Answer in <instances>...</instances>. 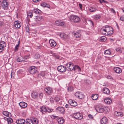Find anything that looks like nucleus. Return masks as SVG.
Returning a JSON list of instances; mask_svg holds the SVG:
<instances>
[{
  "mask_svg": "<svg viewBox=\"0 0 124 124\" xmlns=\"http://www.w3.org/2000/svg\"><path fill=\"white\" fill-rule=\"evenodd\" d=\"M69 19L71 22L75 23L79 22L80 21V19L78 16L73 15H71Z\"/></svg>",
  "mask_w": 124,
  "mask_h": 124,
  "instance_id": "obj_1",
  "label": "nucleus"
},
{
  "mask_svg": "<svg viewBox=\"0 0 124 124\" xmlns=\"http://www.w3.org/2000/svg\"><path fill=\"white\" fill-rule=\"evenodd\" d=\"M95 109L96 111L99 113H102L105 110L104 107L101 105L97 106Z\"/></svg>",
  "mask_w": 124,
  "mask_h": 124,
  "instance_id": "obj_2",
  "label": "nucleus"
},
{
  "mask_svg": "<svg viewBox=\"0 0 124 124\" xmlns=\"http://www.w3.org/2000/svg\"><path fill=\"white\" fill-rule=\"evenodd\" d=\"M37 70V68L34 66L30 67L29 69V71L31 74H33L35 73Z\"/></svg>",
  "mask_w": 124,
  "mask_h": 124,
  "instance_id": "obj_3",
  "label": "nucleus"
},
{
  "mask_svg": "<svg viewBox=\"0 0 124 124\" xmlns=\"http://www.w3.org/2000/svg\"><path fill=\"white\" fill-rule=\"evenodd\" d=\"M8 5L9 4L6 0H3L2 2L1 5L4 9L6 10L7 9Z\"/></svg>",
  "mask_w": 124,
  "mask_h": 124,
  "instance_id": "obj_4",
  "label": "nucleus"
},
{
  "mask_svg": "<svg viewBox=\"0 0 124 124\" xmlns=\"http://www.w3.org/2000/svg\"><path fill=\"white\" fill-rule=\"evenodd\" d=\"M74 117L78 120H81L83 118V116L81 114L78 112L75 113L73 115Z\"/></svg>",
  "mask_w": 124,
  "mask_h": 124,
  "instance_id": "obj_5",
  "label": "nucleus"
},
{
  "mask_svg": "<svg viewBox=\"0 0 124 124\" xmlns=\"http://www.w3.org/2000/svg\"><path fill=\"white\" fill-rule=\"evenodd\" d=\"M105 27L107 28V30H108V31H107V32L108 33L107 34H108L109 35H111L113 33V28L108 25L105 26Z\"/></svg>",
  "mask_w": 124,
  "mask_h": 124,
  "instance_id": "obj_6",
  "label": "nucleus"
},
{
  "mask_svg": "<svg viewBox=\"0 0 124 124\" xmlns=\"http://www.w3.org/2000/svg\"><path fill=\"white\" fill-rule=\"evenodd\" d=\"M6 46V43L3 41H1L0 42V52L3 51L4 49V48Z\"/></svg>",
  "mask_w": 124,
  "mask_h": 124,
  "instance_id": "obj_7",
  "label": "nucleus"
},
{
  "mask_svg": "<svg viewBox=\"0 0 124 124\" xmlns=\"http://www.w3.org/2000/svg\"><path fill=\"white\" fill-rule=\"evenodd\" d=\"M34 19L37 22L39 21L42 22L44 20V17L41 16H37L35 17Z\"/></svg>",
  "mask_w": 124,
  "mask_h": 124,
  "instance_id": "obj_8",
  "label": "nucleus"
},
{
  "mask_svg": "<svg viewBox=\"0 0 124 124\" xmlns=\"http://www.w3.org/2000/svg\"><path fill=\"white\" fill-rule=\"evenodd\" d=\"M66 68L63 66H60L57 68L58 70L61 72H64L66 71Z\"/></svg>",
  "mask_w": 124,
  "mask_h": 124,
  "instance_id": "obj_9",
  "label": "nucleus"
},
{
  "mask_svg": "<svg viewBox=\"0 0 124 124\" xmlns=\"http://www.w3.org/2000/svg\"><path fill=\"white\" fill-rule=\"evenodd\" d=\"M44 90L46 93L48 94H50L52 92V90L50 87H48L45 88Z\"/></svg>",
  "mask_w": 124,
  "mask_h": 124,
  "instance_id": "obj_10",
  "label": "nucleus"
},
{
  "mask_svg": "<svg viewBox=\"0 0 124 124\" xmlns=\"http://www.w3.org/2000/svg\"><path fill=\"white\" fill-rule=\"evenodd\" d=\"M49 43L52 47H54L57 45L56 42L53 39H50L49 40Z\"/></svg>",
  "mask_w": 124,
  "mask_h": 124,
  "instance_id": "obj_11",
  "label": "nucleus"
},
{
  "mask_svg": "<svg viewBox=\"0 0 124 124\" xmlns=\"http://www.w3.org/2000/svg\"><path fill=\"white\" fill-rule=\"evenodd\" d=\"M68 102L71 105L73 106H76L77 105V103L75 101L72 100H70L68 101Z\"/></svg>",
  "mask_w": 124,
  "mask_h": 124,
  "instance_id": "obj_12",
  "label": "nucleus"
},
{
  "mask_svg": "<svg viewBox=\"0 0 124 124\" xmlns=\"http://www.w3.org/2000/svg\"><path fill=\"white\" fill-rule=\"evenodd\" d=\"M104 101L105 103L108 104H110L112 103V100L109 98H106L104 99Z\"/></svg>",
  "mask_w": 124,
  "mask_h": 124,
  "instance_id": "obj_13",
  "label": "nucleus"
},
{
  "mask_svg": "<svg viewBox=\"0 0 124 124\" xmlns=\"http://www.w3.org/2000/svg\"><path fill=\"white\" fill-rule=\"evenodd\" d=\"M14 26L15 28H18L21 26L20 22L18 21H15L14 23Z\"/></svg>",
  "mask_w": 124,
  "mask_h": 124,
  "instance_id": "obj_14",
  "label": "nucleus"
},
{
  "mask_svg": "<svg viewBox=\"0 0 124 124\" xmlns=\"http://www.w3.org/2000/svg\"><path fill=\"white\" fill-rule=\"evenodd\" d=\"M38 93L35 91H33L31 93V96L32 98L34 99L37 98L38 96Z\"/></svg>",
  "mask_w": 124,
  "mask_h": 124,
  "instance_id": "obj_15",
  "label": "nucleus"
},
{
  "mask_svg": "<svg viewBox=\"0 0 124 124\" xmlns=\"http://www.w3.org/2000/svg\"><path fill=\"white\" fill-rule=\"evenodd\" d=\"M101 124H107L108 119L105 117H103L101 120Z\"/></svg>",
  "mask_w": 124,
  "mask_h": 124,
  "instance_id": "obj_16",
  "label": "nucleus"
},
{
  "mask_svg": "<svg viewBox=\"0 0 124 124\" xmlns=\"http://www.w3.org/2000/svg\"><path fill=\"white\" fill-rule=\"evenodd\" d=\"M16 122L18 124H24L25 123V121L23 119H19L16 120Z\"/></svg>",
  "mask_w": 124,
  "mask_h": 124,
  "instance_id": "obj_17",
  "label": "nucleus"
},
{
  "mask_svg": "<svg viewBox=\"0 0 124 124\" xmlns=\"http://www.w3.org/2000/svg\"><path fill=\"white\" fill-rule=\"evenodd\" d=\"M57 112L60 113H64L65 110L64 108L63 107H59L56 108Z\"/></svg>",
  "mask_w": 124,
  "mask_h": 124,
  "instance_id": "obj_18",
  "label": "nucleus"
},
{
  "mask_svg": "<svg viewBox=\"0 0 124 124\" xmlns=\"http://www.w3.org/2000/svg\"><path fill=\"white\" fill-rule=\"evenodd\" d=\"M46 108L45 106H42L40 108V111L42 114H44L46 112Z\"/></svg>",
  "mask_w": 124,
  "mask_h": 124,
  "instance_id": "obj_19",
  "label": "nucleus"
},
{
  "mask_svg": "<svg viewBox=\"0 0 124 124\" xmlns=\"http://www.w3.org/2000/svg\"><path fill=\"white\" fill-rule=\"evenodd\" d=\"M103 93L107 95H109L110 93L109 90L106 87H104L103 89Z\"/></svg>",
  "mask_w": 124,
  "mask_h": 124,
  "instance_id": "obj_20",
  "label": "nucleus"
},
{
  "mask_svg": "<svg viewBox=\"0 0 124 124\" xmlns=\"http://www.w3.org/2000/svg\"><path fill=\"white\" fill-rule=\"evenodd\" d=\"M114 70L116 73H120L122 72L121 69L119 68L116 67L114 68Z\"/></svg>",
  "mask_w": 124,
  "mask_h": 124,
  "instance_id": "obj_21",
  "label": "nucleus"
},
{
  "mask_svg": "<svg viewBox=\"0 0 124 124\" xmlns=\"http://www.w3.org/2000/svg\"><path fill=\"white\" fill-rule=\"evenodd\" d=\"M3 115L9 117H10L11 116V114L9 112L6 111H4L2 112Z\"/></svg>",
  "mask_w": 124,
  "mask_h": 124,
  "instance_id": "obj_22",
  "label": "nucleus"
},
{
  "mask_svg": "<svg viewBox=\"0 0 124 124\" xmlns=\"http://www.w3.org/2000/svg\"><path fill=\"white\" fill-rule=\"evenodd\" d=\"M19 105L20 107L22 108H25L27 105L26 103L23 102H20L19 103Z\"/></svg>",
  "mask_w": 124,
  "mask_h": 124,
  "instance_id": "obj_23",
  "label": "nucleus"
},
{
  "mask_svg": "<svg viewBox=\"0 0 124 124\" xmlns=\"http://www.w3.org/2000/svg\"><path fill=\"white\" fill-rule=\"evenodd\" d=\"M74 70L76 71H78V72H80L81 69L78 66L75 65Z\"/></svg>",
  "mask_w": 124,
  "mask_h": 124,
  "instance_id": "obj_24",
  "label": "nucleus"
},
{
  "mask_svg": "<svg viewBox=\"0 0 124 124\" xmlns=\"http://www.w3.org/2000/svg\"><path fill=\"white\" fill-rule=\"evenodd\" d=\"M114 114L115 116H117L122 117L123 115V113L117 111H115V112Z\"/></svg>",
  "mask_w": 124,
  "mask_h": 124,
  "instance_id": "obj_25",
  "label": "nucleus"
},
{
  "mask_svg": "<svg viewBox=\"0 0 124 124\" xmlns=\"http://www.w3.org/2000/svg\"><path fill=\"white\" fill-rule=\"evenodd\" d=\"M107 31H108V30H107V28H105V27H103L101 30V32H102V33H103L104 34H106V33L103 32H107Z\"/></svg>",
  "mask_w": 124,
  "mask_h": 124,
  "instance_id": "obj_26",
  "label": "nucleus"
},
{
  "mask_svg": "<svg viewBox=\"0 0 124 124\" xmlns=\"http://www.w3.org/2000/svg\"><path fill=\"white\" fill-rule=\"evenodd\" d=\"M57 120L58 123L60 124H62L64 122V119L62 118V117L58 119Z\"/></svg>",
  "mask_w": 124,
  "mask_h": 124,
  "instance_id": "obj_27",
  "label": "nucleus"
},
{
  "mask_svg": "<svg viewBox=\"0 0 124 124\" xmlns=\"http://www.w3.org/2000/svg\"><path fill=\"white\" fill-rule=\"evenodd\" d=\"M27 124H33V123L32 120L30 119H27L26 121Z\"/></svg>",
  "mask_w": 124,
  "mask_h": 124,
  "instance_id": "obj_28",
  "label": "nucleus"
},
{
  "mask_svg": "<svg viewBox=\"0 0 124 124\" xmlns=\"http://www.w3.org/2000/svg\"><path fill=\"white\" fill-rule=\"evenodd\" d=\"M5 119L7 120V122L8 124H10L11 123L13 122V119L10 117L9 118H6Z\"/></svg>",
  "mask_w": 124,
  "mask_h": 124,
  "instance_id": "obj_29",
  "label": "nucleus"
},
{
  "mask_svg": "<svg viewBox=\"0 0 124 124\" xmlns=\"http://www.w3.org/2000/svg\"><path fill=\"white\" fill-rule=\"evenodd\" d=\"M33 12L36 14H39L41 13V11L38 9H34Z\"/></svg>",
  "mask_w": 124,
  "mask_h": 124,
  "instance_id": "obj_30",
  "label": "nucleus"
},
{
  "mask_svg": "<svg viewBox=\"0 0 124 124\" xmlns=\"http://www.w3.org/2000/svg\"><path fill=\"white\" fill-rule=\"evenodd\" d=\"M98 97V95L97 94H95L92 96V99L93 100H96Z\"/></svg>",
  "mask_w": 124,
  "mask_h": 124,
  "instance_id": "obj_31",
  "label": "nucleus"
},
{
  "mask_svg": "<svg viewBox=\"0 0 124 124\" xmlns=\"http://www.w3.org/2000/svg\"><path fill=\"white\" fill-rule=\"evenodd\" d=\"M75 66H74L73 63H72L70 67V68H68V70H74V67Z\"/></svg>",
  "mask_w": 124,
  "mask_h": 124,
  "instance_id": "obj_32",
  "label": "nucleus"
},
{
  "mask_svg": "<svg viewBox=\"0 0 124 124\" xmlns=\"http://www.w3.org/2000/svg\"><path fill=\"white\" fill-rule=\"evenodd\" d=\"M74 36L77 38H79L81 36V35L78 32H76L74 33Z\"/></svg>",
  "mask_w": 124,
  "mask_h": 124,
  "instance_id": "obj_33",
  "label": "nucleus"
},
{
  "mask_svg": "<svg viewBox=\"0 0 124 124\" xmlns=\"http://www.w3.org/2000/svg\"><path fill=\"white\" fill-rule=\"evenodd\" d=\"M100 39L101 41H105L106 40V38L105 36H103L101 37Z\"/></svg>",
  "mask_w": 124,
  "mask_h": 124,
  "instance_id": "obj_34",
  "label": "nucleus"
},
{
  "mask_svg": "<svg viewBox=\"0 0 124 124\" xmlns=\"http://www.w3.org/2000/svg\"><path fill=\"white\" fill-rule=\"evenodd\" d=\"M89 10L91 12H93L96 11V9L94 7H91L89 8Z\"/></svg>",
  "mask_w": 124,
  "mask_h": 124,
  "instance_id": "obj_35",
  "label": "nucleus"
},
{
  "mask_svg": "<svg viewBox=\"0 0 124 124\" xmlns=\"http://www.w3.org/2000/svg\"><path fill=\"white\" fill-rule=\"evenodd\" d=\"M60 100V98L59 97L56 96L54 97V100L56 102Z\"/></svg>",
  "mask_w": 124,
  "mask_h": 124,
  "instance_id": "obj_36",
  "label": "nucleus"
},
{
  "mask_svg": "<svg viewBox=\"0 0 124 124\" xmlns=\"http://www.w3.org/2000/svg\"><path fill=\"white\" fill-rule=\"evenodd\" d=\"M104 53L105 54L107 55H110V52L109 50H105Z\"/></svg>",
  "mask_w": 124,
  "mask_h": 124,
  "instance_id": "obj_37",
  "label": "nucleus"
},
{
  "mask_svg": "<svg viewBox=\"0 0 124 124\" xmlns=\"http://www.w3.org/2000/svg\"><path fill=\"white\" fill-rule=\"evenodd\" d=\"M84 95L81 93L78 97V98L80 99H83L84 98Z\"/></svg>",
  "mask_w": 124,
  "mask_h": 124,
  "instance_id": "obj_38",
  "label": "nucleus"
},
{
  "mask_svg": "<svg viewBox=\"0 0 124 124\" xmlns=\"http://www.w3.org/2000/svg\"><path fill=\"white\" fill-rule=\"evenodd\" d=\"M40 57V55L39 54H37L34 55V57L35 59H38Z\"/></svg>",
  "mask_w": 124,
  "mask_h": 124,
  "instance_id": "obj_39",
  "label": "nucleus"
},
{
  "mask_svg": "<svg viewBox=\"0 0 124 124\" xmlns=\"http://www.w3.org/2000/svg\"><path fill=\"white\" fill-rule=\"evenodd\" d=\"M46 112L48 113H50L53 111V109L47 108H46Z\"/></svg>",
  "mask_w": 124,
  "mask_h": 124,
  "instance_id": "obj_40",
  "label": "nucleus"
},
{
  "mask_svg": "<svg viewBox=\"0 0 124 124\" xmlns=\"http://www.w3.org/2000/svg\"><path fill=\"white\" fill-rule=\"evenodd\" d=\"M72 63H71L69 62L66 65V68L68 70V68H70Z\"/></svg>",
  "mask_w": 124,
  "mask_h": 124,
  "instance_id": "obj_41",
  "label": "nucleus"
},
{
  "mask_svg": "<svg viewBox=\"0 0 124 124\" xmlns=\"http://www.w3.org/2000/svg\"><path fill=\"white\" fill-rule=\"evenodd\" d=\"M41 6L43 7H49L47 6V5L45 2H43L41 3Z\"/></svg>",
  "mask_w": 124,
  "mask_h": 124,
  "instance_id": "obj_42",
  "label": "nucleus"
},
{
  "mask_svg": "<svg viewBox=\"0 0 124 124\" xmlns=\"http://www.w3.org/2000/svg\"><path fill=\"white\" fill-rule=\"evenodd\" d=\"M61 21V20H58L56 21L55 23L56 25L59 26V24H60Z\"/></svg>",
  "mask_w": 124,
  "mask_h": 124,
  "instance_id": "obj_43",
  "label": "nucleus"
},
{
  "mask_svg": "<svg viewBox=\"0 0 124 124\" xmlns=\"http://www.w3.org/2000/svg\"><path fill=\"white\" fill-rule=\"evenodd\" d=\"M115 50L116 52L120 53L121 50V48L118 47L116 48Z\"/></svg>",
  "mask_w": 124,
  "mask_h": 124,
  "instance_id": "obj_44",
  "label": "nucleus"
},
{
  "mask_svg": "<svg viewBox=\"0 0 124 124\" xmlns=\"http://www.w3.org/2000/svg\"><path fill=\"white\" fill-rule=\"evenodd\" d=\"M23 61V59L21 57H19L17 59V61L18 62H20Z\"/></svg>",
  "mask_w": 124,
  "mask_h": 124,
  "instance_id": "obj_45",
  "label": "nucleus"
},
{
  "mask_svg": "<svg viewBox=\"0 0 124 124\" xmlns=\"http://www.w3.org/2000/svg\"><path fill=\"white\" fill-rule=\"evenodd\" d=\"M100 15H96L94 16V19L96 20H98L100 18Z\"/></svg>",
  "mask_w": 124,
  "mask_h": 124,
  "instance_id": "obj_46",
  "label": "nucleus"
},
{
  "mask_svg": "<svg viewBox=\"0 0 124 124\" xmlns=\"http://www.w3.org/2000/svg\"><path fill=\"white\" fill-rule=\"evenodd\" d=\"M27 15L28 16L30 17H31L33 15L32 13L30 12H28Z\"/></svg>",
  "mask_w": 124,
  "mask_h": 124,
  "instance_id": "obj_47",
  "label": "nucleus"
},
{
  "mask_svg": "<svg viewBox=\"0 0 124 124\" xmlns=\"http://www.w3.org/2000/svg\"><path fill=\"white\" fill-rule=\"evenodd\" d=\"M19 47V44L16 45L15 47V48L14 50L16 52L17 51V50H18V47Z\"/></svg>",
  "mask_w": 124,
  "mask_h": 124,
  "instance_id": "obj_48",
  "label": "nucleus"
},
{
  "mask_svg": "<svg viewBox=\"0 0 124 124\" xmlns=\"http://www.w3.org/2000/svg\"><path fill=\"white\" fill-rule=\"evenodd\" d=\"M81 93L79 92H77L75 94V95L76 97H78L79 95Z\"/></svg>",
  "mask_w": 124,
  "mask_h": 124,
  "instance_id": "obj_49",
  "label": "nucleus"
},
{
  "mask_svg": "<svg viewBox=\"0 0 124 124\" xmlns=\"http://www.w3.org/2000/svg\"><path fill=\"white\" fill-rule=\"evenodd\" d=\"M54 56L56 58H57V59H59V56L57 54H54Z\"/></svg>",
  "mask_w": 124,
  "mask_h": 124,
  "instance_id": "obj_50",
  "label": "nucleus"
},
{
  "mask_svg": "<svg viewBox=\"0 0 124 124\" xmlns=\"http://www.w3.org/2000/svg\"><path fill=\"white\" fill-rule=\"evenodd\" d=\"M26 31L28 32H29V26H27L26 27Z\"/></svg>",
  "mask_w": 124,
  "mask_h": 124,
  "instance_id": "obj_51",
  "label": "nucleus"
},
{
  "mask_svg": "<svg viewBox=\"0 0 124 124\" xmlns=\"http://www.w3.org/2000/svg\"><path fill=\"white\" fill-rule=\"evenodd\" d=\"M43 96V94L41 93H40L39 95V98L41 99L42 98Z\"/></svg>",
  "mask_w": 124,
  "mask_h": 124,
  "instance_id": "obj_52",
  "label": "nucleus"
},
{
  "mask_svg": "<svg viewBox=\"0 0 124 124\" xmlns=\"http://www.w3.org/2000/svg\"><path fill=\"white\" fill-rule=\"evenodd\" d=\"M69 37V35H67L66 34H65L64 35V37L63 38H64V39H66L68 38Z\"/></svg>",
  "mask_w": 124,
  "mask_h": 124,
  "instance_id": "obj_53",
  "label": "nucleus"
},
{
  "mask_svg": "<svg viewBox=\"0 0 124 124\" xmlns=\"http://www.w3.org/2000/svg\"><path fill=\"white\" fill-rule=\"evenodd\" d=\"M4 23L3 22L0 21V27L4 25Z\"/></svg>",
  "mask_w": 124,
  "mask_h": 124,
  "instance_id": "obj_54",
  "label": "nucleus"
},
{
  "mask_svg": "<svg viewBox=\"0 0 124 124\" xmlns=\"http://www.w3.org/2000/svg\"><path fill=\"white\" fill-rule=\"evenodd\" d=\"M120 19L121 20L124 21V15L121 16L120 17Z\"/></svg>",
  "mask_w": 124,
  "mask_h": 124,
  "instance_id": "obj_55",
  "label": "nucleus"
},
{
  "mask_svg": "<svg viewBox=\"0 0 124 124\" xmlns=\"http://www.w3.org/2000/svg\"><path fill=\"white\" fill-rule=\"evenodd\" d=\"M65 34L64 33H61L60 35V36L62 38H63L64 37V35Z\"/></svg>",
  "mask_w": 124,
  "mask_h": 124,
  "instance_id": "obj_56",
  "label": "nucleus"
},
{
  "mask_svg": "<svg viewBox=\"0 0 124 124\" xmlns=\"http://www.w3.org/2000/svg\"><path fill=\"white\" fill-rule=\"evenodd\" d=\"M68 89L69 91H71L73 90V88L72 87H69L68 88Z\"/></svg>",
  "mask_w": 124,
  "mask_h": 124,
  "instance_id": "obj_57",
  "label": "nucleus"
},
{
  "mask_svg": "<svg viewBox=\"0 0 124 124\" xmlns=\"http://www.w3.org/2000/svg\"><path fill=\"white\" fill-rule=\"evenodd\" d=\"M100 2L101 3L103 2L107 3V2L104 0H99Z\"/></svg>",
  "mask_w": 124,
  "mask_h": 124,
  "instance_id": "obj_58",
  "label": "nucleus"
},
{
  "mask_svg": "<svg viewBox=\"0 0 124 124\" xmlns=\"http://www.w3.org/2000/svg\"><path fill=\"white\" fill-rule=\"evenodd\" d=\"M88 116L89 118H90L91 119H93V116L91 115H88Z\"/></svg>",
  "mask_w": 124,
  "mask_h": 124,
  "instance_id": "obj_59",
  "label": "nucleus"
},
{
  "mask_svg": "<svg viewBox=\"0 0 124 124\" xmlns=\"http://www.w3.org/2000/svg\"><path fill=\"white\" fill-rule=\"evenodd\" d=\"M120 53L124 54V49L123 48H121V50Z\"/></svg>",
  "mask_w": 124,
  "mask_h": 124,
  "instance_id": "obj_60",
  "label": "nucleus"
},
{
  "mask_svg": "<svg viewBox=\"0 0 124 124\" xmlns=\"http://www.w3.org/2000/svg\"><path fill=\"white\" fill-rule=\"evenodd\" d=\"M110 10L112 12L114 13H116L114 9L113 8H111Z\"/></svg>",
  "mask_w": 124,
  "mask_h": 124,
  "instance_id": "obj_61",
  "label": "nucleus"
},
{
  "mask_svg": "<svg viewBox=\"0 0 124 124\" xmlns=\"http://www.w3.org/2000/svg\"><path fill=\"white\" fill-rule=\"evenodd\" d=\"M54 97H52L50 99V100L51 101L54 102Z\"/></svg>",
  "mask_w": 124,
  "mask_h": 124,
  "instance_id": "obj_62",
  "label": "nucleus"
},
{
  "mask_svg": "<svg viewBox=\"0 0 124 124\" xmlns=\"http://www.w3.org/2000/svg\"><path fill=\"white\" fill-rule=\"evenodd\" d=\"M64 23L63 22H62L61 21L60 24H59V26H62L64 25Z\"/></svg>",
  "mask_w": 124,
  "mask_h": 124,
  "instance_id": "obj_63",
  "label": "nucleus"
},
{
  "mask_svg": "<svg viewBox=\"0 0 124 124\" xmlns=\"http://www.w3.org/2000/svg\"><path fill=\"white\" fill-rule=\"evenodd\" d=\"M38 120L36 118H34V122H35L36 123H38Z\"/></svg>",
  "mask_w": 124,
  "mask_h": 124,
  "instance_id": "obj_64",
  "label": "nucleus"
}]
</instances>
